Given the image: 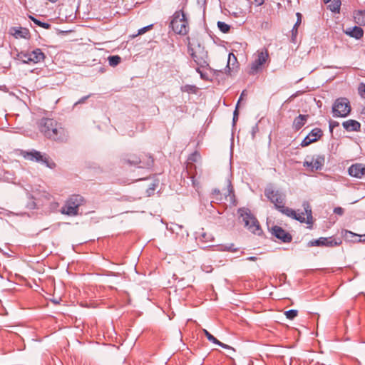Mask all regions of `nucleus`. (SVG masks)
<instances>
[{
	"mask_svg": "<svg viewBox=\"0 0 365 365\" xmlns=\"http://www.w3.org/2000/svg\"><path fill=\"white\" fill-rule=\"evenodd\" d=\"M358 90H359V94L360 95V96L365 99V84L360 83Z\"/></svg>",
	"mask_w": 365,
	"mask_h": 365,
	"instance_id": "35",
	"label": "nucleus"
},
{
	"mask_svg": "<svg viewBox=\"0 0 365 365\" xmlns=\"http://www.w3.org/2000/svg\"><path fill=\"white\" fill-rule=\"evenodd\" d=\"M245 93V91H243L242 93H241V96H240V99H239V101L237 102V106L240 103V101L242 99V97H244Z\"/></svg>",
	"mask_w": 365,
	"mask_h": 365,
	"instance_id": "50",
	"label": "nucleus"
},
{
	"mask_svg": "<svg viewBox=\"0 0 365 365\" xmlns=\"http://www.w3.org/2000/svg\"><path fill=\"white\" fill-rule=\"evenodd\" d=\"M297 30H298V27H296V29H294V26L292 29V36L293 40L297 37Z\"/></svg>",
	"mask_w": 365,
	"mask_h": 365,
	"instance_id": "42",
	"label": "nucleus"
},
{
	"mask_svg": "<svg viewBox=\"0 0 365 365\" xmlns=\"http://www.w3.org/2000/svg\"><path fill=\"white\" fill-rule=\"evenodd\" d=\"M330 1H331V0H324V3H325V4L329 3Z\"/></svg>",
	"mask_w": 365,
	"mask_h": 365,
	"instance_id": "53",
	"label": "nucleus"
},
{
	"mask_svg": "<svg viewBox=\"0 0 365 365\" xmlns=\"http://www.w3.org/2000/svg\"><path fill=\"white\" fill-rule=\"evenodd\" d=\"M189 50L190 56L197 66L202 68L209 66V63L207 62V53L203 48H200L199 46L197 51H195L193 48H190Z\"/></svg>",
	"mask_w": 365,
	"mask_h": 365,
	"instance_id": "14",
	"label": "nucleus"
},
{
	"mask_svg": "<svg viewBox=\"0 0 365 365\" xmlns=\"http://www.w3.org/2000/svg\"><path fill=\"white\" fill-rule=\"evenodd\" d=\"M344 212V209L341 207H336L334 209V213L336 215H342Z\"/></svg>",
	"mask_w": 365,
	"mask_h": 365,
	"instance_id": "39",
	"label": "nucleus"
},
{
	"mask_svg": "<svg viewBox=\"0 0 365 365\" xmlns=\"http://www.w3.org/2000/svg\"><path fill=\"white\" fill-rule=\"evenodd\" d=\"M200 158V155L197 151H195L188 157L189 163L197 162Z\"/></svg>",
	"mask_w": 365,
	"mask_h": 365,
	"instance_id": "33",
	"label": "nucleus"
},
{
	"mask_svg": "<svg viewBox=\"0 0 365 365\" xmlns=\"http://www.w3.org/2000/svg\"><path fill=\"white\" fill-rule=\"evenodd\" d=\"M298 312L295 309H290L288 311H286L284 314L286 317L290 320L294 319L297 316Z\"/></svg>",
	"mask_w": 365,
	"mask_h": 365,
	"instance_id": "31",
	"label": "nucleus"
},
{
	"mask_svg": "<svg viewBox=\"0 0 365 365\" xmlns=\"http://www.w3.org/2000/svg\"><path fill=\"white\" fill-rule=\"evenodd\" d=\"M351 110L350 103L346 98H337L332 106V114L335 118L346 117Z\"/></svg>",
	"mask_w": 365,
	"mask_h": 365,
	"instance_id": "11",
	"label": "nucleus"
},
{
	"mask_svg": "<svg viewBox=\"0 0 365 365\" xmlns=\"http://www.w3.org/2000/svg\"><path fill=\"white\" fill-rule=\"evenodd\" d=\"M264 195L279 212L283 215L292 214V209L285 206L286 195L284 192L269 185L264 189Z\"/></svg>",
	"mask_w": 365,
	"mask_h": 365,
	"instance_id": "2",
	"label": "nucleus"
},
{
	"mask_svg": "<svg viewBox=\"0 0 365 365\" xmlns=\"http://www.w3.org/2000/svg\"><path fill=\"white\" fill-rule=\"evenodd\" d=\"M218 346H221L222 348H224V349H230V350H232L233 351H235V349H233L232 347H231L230 346L227 345V344H225L221 341H219V343H217Z\"/></svg>",
	"mask_w": 365,
	"mask_h": 365,
	"instance_id": "37",
	"label": "nucleus"
},
{
	"mask_svg": "<svg viewBox=\"0 0 365 365\" xmlns=\"http://www.w3.org/2000/svg\"><path fill=\"white\" fill-rule=\"evenodd\" d=\"M212 199L220 202H222L224 200H229L230 202L235 201V194L233 187L230 182L226 192L224 194L221 193L220 190L218 189H214L212 192Z\"/></svg>",
	"mask_w": 365,
	"mask_h": 365,
	"instance_id": "13",
	"label": "nucleus"
},
{
	"mask_svg": "<svg viewBox=\"0 0 365 365\" xmlns=\"http://www.w3.org/2000/svg\"><path fill=\"white\" fill-rule=\"evenodd\" d=\"M255 4L256 6H259L264 4V0H254Z\"/></svg>",
	"mask_w": 365,
	"mask_h": 365,
	"instance_id": "47",
	"label": "nucleus"
},
{
	"mask_svg": "<svg viewBox=\"0 0 365 365\" xmlns=\"http://www.w3.org/2000/svg\"><path fill=\"white\" fill-rule=\"evenodd\" d=\"M339 125V123L336 121H331L329 123V127L331 128V130H332V128L335 126H337Z\"/></svg>",
	"mask_w": 365,
	"mask_h": 365,
	"instance_id": "48",
	"label": "nucleus"
},
{
	"mask_svg": "<svg viewBox=\"0 0 365 365\" xmlns=\"http://www.w3.org/2000/svg\"><path fill=\"white\" fill-rule=\"evenodd\" d=\"M271 232L273 236L280 240L283 242H290L292 240V236L291 234L285 231L279 226L275 225L272 227Z\"/></svg>",
	"mask_w": 365,
	"mask_h": 365,
	"instance_id": "18",
	"label": "nucleus"
},
{
	"mask_svg": "<svg viewBox=\"0 0 365 365\" xmlns=\"http://www.w3.org/2000/svg\"><path fill=\"white\" fill-rule=\"evenodd\" d=\"M238 106L237 105L236 108H235V110L234 111V113H233V123H235V121L237 120L238 118Z\"/></svg>",
	"mask_w": 365,
	"mask_h": 365,
	"instance_id": "41",
	"label": "nucleus"
},
{
	"mask_svg": "<svg viewBox=\"0 0 365 365\" xmlns=\"http://www.w3.org/2000/svg\"><path fill=\"white\" fill-rule=\"evenodd\" d=\"M355 22L361 26H365V10H359L354 12Z\"/></svg>",
	"mask_w": 365,
	"mask_h": 365,
	"instance_id": "25",
	"label": "nucleus"
},
{
	"mask_svg": "<svg viewBox=\"0 0 365 365\" xmlns=\"http://www.w3.org/2000/svg\"><path fill=\"white\" fill-rule=\"evenodd\" d=\"M200 66H198L197 68H196V71L200 75V77L204 79L205 78V75L204 73H202V71L200 70Z\"/></svg>",
	"mask_w": 365,
	"mask_h": 365,
	"instance_id": "45",
	"label": "nucleus"
},
{
	"mask_svg": "<svg viewBox=\"0 0 365 365\" xmlns=\"http://www.w3.org/2000/svg\"><path fill=\"white\" fill-rule=\"evenodd\" d=\"M155 187H156V184L153 183L152 186L147 191L149 195L154 192V190H155Z\"/></svg>",
	"mask_w": 365,
	"mask_h": 365,
	"instance_id": "43",
	"label": "nucleus"
},
{
	"mask_svg": "<svg viewBox=\"0 0 365 365\" xmlns=\"http://www.w3.org/2000/svg\"><path fill=\"white\" fill-rule=\"evenodd\" d=\"M231 55H232V53H230V54H229L228 63H229V62H230V61ZM232 57L235 59V56L233 54H232Z\"/></svg>",
	"mask_w": 365,
	"mask_h": 365,
	"instance_id": "52",
	"label": "nucleus"
},
{
	"mask_svg": "<svg viewBox=\"0 0 365 365\" xmlns=\"http://www.w3.org/2000/svg\"><path fill=\"white\" fill-rule=\"evenodd\" d=\"M88 97H89L88 96H86V97H83V98L82 99H81L78 103H83V102H84V101H85L86 99H87Z\"/></svg>",
	"mask_w": 365,
	"mask_h": 365,
	"instance_id": "51",
	"label": "nucleus"
},
{
	"mask_svg": "<svg viewBox=\"0 0 365 365\" xmlns=\"http://www.w3.org/2000/svg\"><path fill=\"white\" fill-rule=\"evenodd\" d=\"M85 202L84 198L79 195H71L61 207V213L68 216H76L78 214V209Z\"/></svg>",
	"mask_w": 365,
	"mask_h": 365,
	"instance_id": "7",
	"label": "nucleus"
},
{
	"mask_svg": "<svg viewBox=\"0 0 365 365\" xmlns=\"http://www.w3.org/2000/svg\"><path fill=\"white\" fill-rule=\"evenodd\" d=\"M323 135V132L321 128H315L303 139L300 145L302 147H307L311 143L317 141Z\"/></svg>",
	"mask_w": 365,
	"mask_h": 365,
	"instance_id": "16",
	"label": "nucleus"
},
{
	"mask_svg": "<svg viewBox=\"0 0 365 365\" xmlns=\"http://www.w3.org/2000/svg\"><path fill=\"white\" fill-rule=\"evenodd\" d=\"M200 66H198L197 68H196V71L200 75V77L204 79L205 78V75L204 73H202V71L200 70Z\"/></svg>",
	"mask_w": 365,
	"mask_h": 365,
	"instance_id": "44",
	"label": "nucleus"
},
{
	"mask_svg": "<svg viewBox=\"0 0 365 365\" xmlns=\"http://www.w3.org/2000/svg\"><path fill=\"white\" fill-rule=\"evenodd\" d=\"M325 158L323 155H317L313 157L311 161L305 160L303 166L308 168L310 171L321 170L324 165Z\"/></svg>",
	"mask_w": 365,
	"mask_h": 365,
	"instance_id": "17",
	"label": "nucleus"
},
{
	"mask_svg": "<svg viewBox=\"0 0 365 365\" xmlns=\"http://www.w3.org/2000/svg\"><path fill=\"white\" fill-rule=\"evenodd\" d=\"M200 66H198L197 68H196V71L200 75V77L204 79L205 78V75L204 73H202V71L200 70Z\"/></svg>",
	"mask_w": 365,
	"mask_h": 365,
	"instance_id": "46",
	"label": "nucleus"
},
{
	"mask_svg": "<svg viewBox=\"0 0 365 365\" xmlns=\"http://www.w3.org/2000/svg\"><path fill=\"white\" fill-rule=\"evenodd\" d=\"M21 154L26 160L35 161L37 163H42L50 169H54L56 167V164L54 163V161L52 160L46 154H42L41 152L38 150H22Z\"/></svg>",
	"mask_w": 365,
	"mask_h": 365,
	"instance_id": "8",
	"label": "nucleus"
},
{
	"mask_svg": "<svg viewBox=\"0 0 365 365\" xmlns=\"http://www.w3.org/2000/svg\"><path fill=\"white\" fill-rule=\"evenodd\" d=\"M342 241L340 238H336L333 236L329 237H320L317 240L310 242L311 246L334 247L341 245Z\"/></svg>",
	"mask_w": 365,
	"mask_h": 365,
	"instance_id": "15",
	"label": "nucleus"
},
{
	"mask_svg": "<svg viewBox=\"0 0 365 365\" xmlns=\"http://www.w3.org/2000/svg\"><path fill=\"white\" fill-rule=\"evenodd\" d=\"M10 34L14 36L16 38H29L30 33L29 29L23 27H11L9 31Z\"/></svg>",
	"mask_w": 365,
	"mask_h": 365,
	"instance_id": "20",
	"label": "nucleus"
},
{
	"mask_svg": "<svg viewBox=\"0 0 365 365\" xmlns=\"http://www.w3.org/2000/svg\"><path fill=\"white\" fill-rule=\"evenodd\" d=\"M253 61L250 64L249 74L255 75L262 70L263 66L269 58L268 51L266 48L259 49L253 55Z\"/></svg>",
	"mask_w": 365,
	"mask_h": 365,
	"instance_id": "10",
	"label": "nucleus"
},
{
	"mask_svg": "<svg viewBox=\"0 0 365 365\" xmlns=\"http://www.w3.org/2000/svg\"><path fill=\"white\" fill-rule=\"evenodd\" d=\"M192 179L194 178L193 177L192 178ZM192 184H195V182L194 180H192Z\"/></svg>",
	"mask_w": 365,
	"mask_h": 365,
	"instance_id": "55",
	"label": "nucleus"
},
{
	"mask_svg": "<svg viewBox=\"0 0 365 365\" xmlns=\"http://www.w3.org/2000/svg\"><path fill=\"white\" fill-rule=\"evenodd\" d=\"M152 27V25L145 26L140 29L138 30V34L141 35L145 33L147 31H148Z\"/></svg>",
	"mask_w": 365,
	"mask_h": 365,
	"instance_id": "40",
	"label": "nucleus"
},
{
	"mask_svg": "<svg viewBox=\"0 0 365 365\" xmlns=\"http://www.w3.org/2000/svg\"><path fill=\"white\" fill-rule=\"evenodd\" d=\"M240 219L247 227L253 234L260 235L262 230L257 218L251 213L247 208H240L238 210Z\"/></svg>",
	"mask_w": 365,
	"mask_h": 365,
	"instance_id": "5",
	"label": "nucleus"
},
{
	"mask_svg": "<svg viewBox=\"0 0 365 365\" xmlns=\"http://www.w3.org/2000/svg\"><path fill=\"white\" fill-rule=\"evenodd\" d=\"M334 5L333 6V8H331V11H339L340 9V1L339 0H334Z\"/></svg>",
	"mask_w": 365,
	"mask_h": 365,
	"instance_id": "36",
	"label": "nucleus"
},
{
	"mask_svg": "<svg viewBox=\"0 0 365 365\" xmlns=\"http://www.w3.org/2000/svg\"><path fill=\"white\" fill-rule=\"evenodd\" d=\"M123 164L129 166H134L140 168H150L153 166V159L148 154H142L137 155L135 154H129L121 159Z\"/></svg>",
	"mask_w": 365,
	"mask_h": 365,
	"instance_id": "3",
	"label": "nucleus"
},
{
	"mask_svg": "<svg viewBox=\"0 0 365 365\" xmlns=\"http://www.w3.org/2000/svg\"><path fill=\"white\" fill-rule=\"evenodd\" d=\"M240 219L247 227L253 234L260 235L262 230L257 218L251 213L247 208H240L238 210Z\"/></svg>",
	"mask_w": 365,
	"mask_h": 365,
	"instance_id": "4",
	"label": "nucleus"
},
{
	"mask_svg": "<svg viewBox=\"0 0 365 365\" xmlns=\"http://www.w3.org/2000/svg\"><path fill=\"white\" fill-rule=\"evenodd\" d=\"M217 26H218L219 29L222 33H225V34L229 32V31L230 29V26L228 24H227L226 23L222 22V21H218Z\"/></svg>",
	"mask_w": 365,
	"mask_h": 365,
	"instance_id": "29",
	"label": "nucleus"
},
{
	"mask_svg": "<svg viewBox=\"0 0 365 365\" xmlns=\"http://www.w3.org/2000/svg\"><path fill=\"white\" fill-rule=\"evenodd\" d=\"M121 58L119 56H111L108 58L109 64L112 66H115L120 63Z\"/></svg>",
	"mask_w": 365,
	"mask_h": 365,
	"instance_id": "28",
	"label": "nucleus"
},
{
	"mask_svg": "<svg viewBox=\"0 0 365 365\" xmlns=\"http://www.w3.org/2000/svg\"><path fill=\"white\" fill-rule=\"evenodd\" d=\"M346 235L348 234L351 236L359 237V240H357L359 242H365V235H356V234L353 233L351 231H346Z\"/></svg>",
	"mask_w": 365,
	"mask_h": 365,
	"instance_id": "34",
	"label": "nucleus"
},
{
	"mask_svg": "<svg viewBox=\"0 0 365 365\" xmlns=\"http://www.w3.org/2000/svg\"><path fill=\"white\" fill-rule=\"evenodd\" d=\"M29 18L31 19V21L35 24H36L37 26H40V27H42L43 29H48L51 28V24H49L48 23H46V22H42L40 20L30 16Z\"/></svg>",
	"mask_w": 365,
	"mask_h": 365,
	"instance_id": "27",
	"label": "nucleus"
},
{
	"mask_svg": "<svg viewBox=\"0 0 365 365\" xmlns=\"http://www.w3.org/2000/svg\"><path fill=\"white\" fill-rule=\"evenodd\" d=\"M257 257H255V256H251V257H249L247 258V260H249V261H256L257 260Z\"/></svg>",
	"mask_w": 365,
	"mask_h": 365,
	"instance_id": "49",
	"label": "nucleus"
},
{
	"mask_svg": "<svg viewBox=\"0 0 365 365\" xmlns=\"http://www.w3.org/2000/svg\"><path fill=\"white\" fill-rule=\"evenodd\" d=\"M296 15H297V19L294 24V29H296V27H298L300 25V24L302 22V14L299 12H297Z\"/></svg>",
	"mask_w": 365,
	"mask_h": 365,
	"instance_id": "38",
	"label": "nucleus"
},
{
	"mask_svg": "<svg viewBox=\"0 0 365 365\" xmlns=\"http://www.w3.org/2000/svg\"><path fill=\"white\" fill-rule=\"evenodd\" d=\"M302 206L304 207V212L297 213L292 209V214L285 215L298 220L300 222H306L308 225H312V208L309 203L305 201L303 202Z\"/></svg>",
	"mask_w": 365,
	"mask_h": 365,
	"instance_id": "12",
	"label": "nucleus"
},
{
	"mask_svg": "<svg viewBox=\"0 0 365 365\" xmlns=\"http://www.w3.org/2000/svg\"><path fill=\"white\" fill-rule=\"evenodd\" d=\"M345 33L351 37L355 38L356 39H360L364 36V31L361 27L355 26L352 29H349L345 31Z\"/></svg>",
	"mask_w": 365,
	"mask_h": 365,
	"instance_id": "24",
	"label": "nucleus"
},
{
	"mask_svg": "<svg viewBox=\"0 0 365 365\" xmlns=\"http://www.w3.org/2000/svg\"><path fill=\"white\" fill-rule=\"evenodd\" d=\"M48 1L54 3V2H56L58 0H48Z\"/></svg>",
	"mask_w": 365,
	"mask_h": 365,
	"instance_id": "54",
	"label": "nucleus"
},
{
	"mask_svg": "<svg viewBox=\"0 0 365 365\" xmlns=\"http://www.w3.org/2000/svg\"><path fill=\"white\" fill-rule=\"evenodd\" d=\"M182 91L187 92V93H196L197 88L195 86L192 85H185L181 88Z\"/></svg>",
	"mask_w": 365,
	"mask_h": 365,
	"instance_id": "32",
	"label": "nucleus"
},
{
	"mask_svg": "<svg viewBox=\"0 0 365 365\" xmlns=\"http://www.w3.org/2000/svg\"><path fill=\"white\" fill-rule=\"evenodd\" d=\"M309 115H299L293 121V128L295 130H300L306 123Z\"/></svg>",
	"mask_w": 365,
	"mask_h": 365,
	"instance_id": "23",
	"label": "nucleus"
},
{
	"mask_svg": "<svg viewBox=\"0 0 365 365\" xmlns=\"http://www.w3.org/2000/svg\"><path fill=\"white\" fill-rule=\"evenodd\" d=\"M170 26L175 34L185 35L188 33V21L183 11L180 10L174 13Z\"/></svg>",
	"mask_w": 365,
	"mask_h": 365,
	"instance_id": "6",
	"label": "nucleus"
},
{
	"mask_svg": "<svg viewBox=\"0 0 365 365\" xmlns=\"http://www.w3.org/2000/svg\"><path fill=\"white\" fill-rule=\"evenodd\" d=\"M349 174L357 178H361L365 175V165L361 163L352 165L349 168Z\"/></svg>",
	"mask_w": 365,
	"mask_h": 365,
	"instance_id": "19",
	"label": "nucleus"
},
{
	"mask_svg": "<svg viewBox=\"0 0 365 365\" xmlns=\"http://www.w3.org/2000/svg\"><path fill=\"white\" fill-rule=\"evenodd\" d=\"M216 251L220 252H235L237 251V248L235 247V245L233 243L229 244V245H218L216 246Z\"/></svg>",
	"mask_w": 365,
	"mask_h": 365,
	"instance_id": "26",
	"label": "nucleus"
},
{
	"mask_svg": "<svg viewBox=\"0 0 365 365\" xmlns=\"http://www.w3.org/2000/svg\"><path fill=\"white\" fill-rule=\"evenodd\" d=\"M196 239L198 241V242L200 243L205 247L209 246L207 245V243L214 241V237L212 235V234L204 232L203 230L200 233V235L196 237Z\"/></svg>",
	"mask_w": 365,
	"mask_h": 365,
	"instance_id": "22",
	"label": "nucleus"
},
{
	"mask_svg": "<svg viewBox=\"0 0 365 365\" xmlns=\"http://www.w3.org/2000/svg\"><path fill=\"white\" fill-rule=\"evenodd\" d=\"M39 131L47 138L63 141L67 137L65 129L56 120L42 118L38 122Z\"/></svg>",
	"mask_w": 365,
	"mask_h": 365,
	"instance_id": "1",
	"label": "nucleus"
},
{
	"mask_svg": "<svg viewBox=\"0 0 365 365\" xmlns=\"http://www.w3.org/2000/svg\"><path fill=\"white\" fill-rule=\"evenodd\" d=\"M343 128L349 132L359 131L361 124L356 120H348L342 123Z\"/></svg>",
	"mask_w": 365,
	"mask_h": 365,
	"instance_id": "21",
	"label": "nucleus"
},
{
	"mask_svg": "<svg viewBox=\"0 0 365 365\" xmlns=\"http://www.w3.org/2000/svg\"><path fill=\"white\" fill-rule=\"evenodd\" d=\"M46 58L41 48H35L32 51H21L17 54V59L26 64H36L43 62Z\"/></svg>",
	"mask_w": 365,
	"mask_h": 365,
	"instance_id": "9",
	"label": "nucleus"
},
{
	"mask_svg": "<svg viewBox=\"0 0 365 365\" xmlns=\"http://www.w3.org/2000/svg\"><path fill=\"white\" fill-rule=\"evenodd\" d=\"M203 332L206 336L207 339H208V341L215 344H217V343H219V340L217 338H215L213 335H212L207 330L203 329Z\"/></svg>",
	"mask_w": 365,
	"mask_h": 365,
	"instance_id": "30",
	"label": "nucleus"
}]
</instances>
